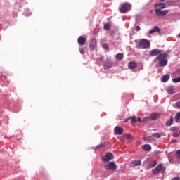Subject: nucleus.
Listing matches in <instances>:
<instances>
[{
    "label": "nucleus",
    "instance_id": "obj_1",
    "mask_svg": "<svg viewBox=\"0 0 180 180\" xmlns=\"http://www.w3.org/2000/svg\"><path fill=\"white\" fill-rule=\"evenodd\" d=\"M155 61H158L160 67H166L168 64V54L165 53H160L155 58Z\"/></svg>",
    "mask_w": 180,
    "mask_h": 180
},
{
    "label": "nucleus",
    "instance_id": "obj_2",
    "mask_svg": "<svg viewBox=\"0 0 180 180\" xmlns=\"http://www.w3.org/2000/svg\"><path fill=\"white\" fill-rule=\"evenodd\" d=\"M167 169L166 167H164L163 164H159L153 170V175H157L158 174H164L165 170Z\"/></svg>",
    "mask_w": 180,
    "mask_h": 180
},
{
    "label": "nucleus",
    "instance_id": "obj_3",
    "mask_svg": "<svg viewBox=\"0 0 180 180\" xmlns=\"http://www.w3.org/2000/svg\"><path fill=\"white\" fill-rule=\"evenodd\" d=\"M131 9V4L129 3H124L122 4L121 7L120 8L119 11L121 13H127Z\"/></svg>",
    "mask_w": 180,
    "mask_h": 180
},
{
    "label": "nucleus",
    "instance_id": "obj_4",
    "mask_svg": "<svg viewBox=\"0 0 180 180\" xmlns=\"http://www.w3.org/2000/svg\"><path fill=\"white\" fill-rule=\"evenodd\" d=\"M150 46V41L148 39H142L139 41L140 49H148Z\"/></svg>",
    "mask_w": 180,
    "mask_h": 180
},
{
    "label": "nucleus",
    "instance_id": "obj_5",
    "mask_svg": "<svg viewBox=\"0 0 180 180\" xmlns=\"http://www.w3.org/2000/svg\"><path fill=\"white\" fill-rule=\"evenodd\" d=\"M115 158V156L111 153H107L104 156L101 158V160L104 162H109L110 160H113Z\"/></svg>",
    "mask_w": 180,
    "mask_h": 180
},
{
    "label": "nucleus",
    "instance_id": "obj_6",
    "mask_svg": "<svg viewBox=\"0 0 180 180\" xmlns=\"http://www.w3.org/2000/svg\"><path fill=\"white\" fill-rule=\"evenodd\" d=\"M105 169H108L110 171H116V164L113 162H109L104 166Z\"/></svg>",
    "mask_w": 180,
    "mask_h": 180
},
{
    "label": "nucleus",
    "instance_id": "obj_7",
    "mask_svg": "<svg viewBox=\"0 0 180 180\" xmlns=\"http://www.w3.org/2000/svg\"><path fill=\"white\" fill-rule=\"evenodd\" d=\"M162 53V51L158 49H152L150 52H149V56L150 57H155V56H160V54Z\"/></svg>",
    "mask_w": 180,
    "mask_h": 180
},
{
    "label": "nucleus",
    "instance_id": "obj_8",
    "mask_svg": "<svg viewBox=\"0 0 180 180\" xmlns=\"http://www.w3.org/2000/svg\"><path fill=\"white\" fill-rule=\"evenodd\" d=\"M96 47H98V41L96 39L94 38L89 42V48L90 50H95Z\"/></svg>",
    "mask_w": 180,
    "mask_h": 180
},
{
    "label": "nucleus",
    "instance_id": "obj_9",
    "mask_svg": "<svg viewBox=\"0 0 180 180\" xmlns=\"http://www.w3.org/2000/svg\"><path fill=\"white\" fill-rule=\"evenodd\" d=\"M77 43L80 47L85 46L86 44V38H85L84 36L79 37L77 39Z\"/></svg>",
    "mask_w": 180,
    "mask_h": 180
},
{
    "label": "nucleus",
    "instance_id": "obj_10",
    "mask_svg": "<svg viewBox=\"0 0 180 180\" xmlns=\"http://www.w3.org/2000/svg\"><path fill=\"white\" fill-rule=\"evenodd\" d=\"M155 12H156V16H165L167 13H168V10H161L160 8H157L155 10Z\"/></svg>",
    "mask_w": 180,
    "mask_h": 180
},
{
    "label": "nucleus",
    "instance_id": "obj_11",
    "mask_svg": "<svg viewBox=\"0 0 180 180\" xmlns=\"http://www.w3.org/2000/svg\"><path fill=\"white\" fill-rule=\"evenodd\" d=\"M171 131H173V136L174 137H179L180 131L178 128L173 127L171 128Z\"/></svg>",
    "mask_w": 180,
    "mask_h": 180
},
{
    "label": "nucleus",
    "instance_id": "obj_12",
    "mask_svg": "<svg viewBox=\"0 0 180 180\" xmlns=\"http://www.w3.org/2000/svg\"><path fill=\"white\" fill-rule=\"evenodd\" d=\"M114 131H115V134H117L118 136H121V134H123V128H122L119 126H117L115 127Z\"/></svg>",
    "mask_w": 180,
    "mask_h": 180
},
{
    "label": "nucleus",
    "instance_id": "obj_13",
    "mask_svg": "<svg viewBox=\"0 0 180 180\" xmlns=\"http://www.w3.org/2000/svg\"><path fill=\"white\" fill-rule=\"evenodd\" d=\"M150 119L151 120H157L160 119V113L155 112V113L151 114L150 116Z\"/></svg>",
    "mask_w": 180,
    "mask_h": 180
},
{
    "label": "nucleus",
    "instance_id": "obj_14",
    "mask_svg": "<svg viewBox=\"0 0 180 180\" xmlns=\"http://www.w3.org/2000/svg\"><path fill=\"white\" fill-rule=\"evenodd\" d=\"M155 32H158V33H161V30L158 26H155L152 30L149 31V34H153V33H155Z\"/></svg>",
    "mask_w": 180,
    "mask_h": 180
},
{
    "label": "nucleus",
    "instance_id": "obj_15",
    "mask_svg": "<svg viewBox=\"0 0 180 180\" xmlns=\"http://www.w3.org/2000/svg\"><path fill=\"white\" fill-rule=\"evenodd\" d=\"M155 165H157V161L153 160L152 161H150V163L146 167V169H151V168H154Z\"/></svg>",
    "mask_w": 180,
    "mask_h": 180
},
{
    "label": "nucleus",
    "instance_id": "obj_16",
    "mask_svg": "<svg viewBox=\"0 0 180 180\" xmlns=\"http://www.w3.org/2000/svg\"><path fill=\"white\" fill-rule=\"evenodd\" d=\"M128 67L130 68V70H134V68L137 67V63L131 61L129 63Z\"/></svg>",
    "mask_w": 180,
    "mask_h": 180
},
{
    "label": "nucleus",
    "instance_id": "obj_17",
    "mask_svg": "<svg viewBox=\"0 0 180 180\" xmlns=\"http://www.w3.org/2000/svg\"><path fill=\"white\" fill-rule=\"evenodd\" d=\"M112 66H113V63L107 62L106 63L104 64L103 68H104V70H109Z\"/></svg>",
    "mask_w": 180,
    "mask_h": 180
},
{
    "label": "nucleus",
    "instance_id": "obj_18",
    "mask_svg": "<svg viewBox=\"0 0 180 180\" xmlns=\"http://www.w3.org/2000/svg\"><path fill=\"white\" fill-rule=\"evenodd\" d=\"M166 91L167 92V94H169L170 95H174V94H175V92L174 91V86H168L166 89Z\"/></svg>",
    "mask_w": 180,
    "mask_h": 180
},
{
    "label": "nucleus",
    "instance_id": "obj_19",
    "mask_svg": "<svg viewBox=\"0 0 180 180\" xmlns=\"http://www.w3.org/2000/svg\"><path fill=\"white\" fill-rule=\"evenodd\" d=\"M140 165H141V161L140 160H134L131 163V166L132 167H140Z\"/></svg>",
    "mask_w": 180,
    "mask_h": 180
},
{
    "label": "nucleus",
    "instance_id": "obj_20",
    "mask_svg": "<svg viewBox=\"0 0 180 180\" xmlns=\"http://www.w3.org/2000/svg\"><path fill=\"white\" fill-rule=\"evenodd\" d=\"M143 150H144V151H151V146H150L149 144H145L142 146Z\"/></svg>",
    "mask_w": 180,
    "mask_h": 180
},
{
    "label": "nucleus",
    "instance_id": "obj_21",
    "mask_svg": "<svg viewBox=\"0 0 180 180\" xmlns=\"http://www.w3.org/2000/svg\"><path fill=\"white\" fill-rule=\"evenodd\" d=\"M131 120V123H132V124H134V123H136V117H129V118H127L124 121H122V122H129V120Z\"/></svg>",
    "mask_w": 180,
    "mask_h": 180
},
{
    "label": "nucleus",
    "instance_id": "obj_22",
    "mask_svg": "<svg viewBox=\"0 0 180 180\" xmlns=\"http://www.w3.org/2000/svg\"><path fill=\"white\" fill-rule=\"evenodd\" d=\"M155 7L160 8V9H165V4L164 3L156 4Z\"/></svg>",
    "mask_w": 180,
    "mask_h": 180
},
{
    "label": "nucleus",
    "instance_id": "obj_23",
    "mask_svg": "<svg viewBox=\"0 0 180 180\" xmlns=\"http://www.w3.org/2000/svg\"><path fill=\"white\" fill-rule=\"evenodd\" d=\"M168 79H169V75H165L161 78L162 82H167V81H168Z\"/></svg>",
    "mask_w": 180,
    "mask_h": 180
},
{
    "label": "nucleus",
    "instance_id": "obj_24",
    "mask_svg": "<svg viewBox=\"0 0 180 180\" xmlns=\"http://www.w3.org/2000/svg\"><path fill=\"white\" fill-rule=\"evenodd\" d=\"M179 121H180V112H177L175 116V122H176V123H179Z\"/></svg>",
    "mask_w": 180,
    "mask_h": 180
},
{
    "label": "nucleus",
    "instance_id": "obj_25",
    "mask_svg": "<svg viewBox=\"0 0 180 180\" xmlns=\"http://www.w3.org/2000/svg\"><path fill=\"white\" fill-rule=\"evenodd\" d=\"M172 122H174V118L172 117L166 122V126H171L172 124Z\"/></svg>",
    "mask_w": 180,
    "mask_h": 180
},
{
    "label": "nucleus",
    "instance_id": "obj_26",
    "mask_svg": "<svg viewBox=\"0 0 180 180\" xmlns=\"http://www.w3.org/2000/svg\"><path fill=\"white\" fill-rule=\"evenodd\" d=\"M117 60H123V54L122 53H117L116 55Z\"/></svg>",
    "mask_w": 180,
    "mask_h": 180
},
{
    "label": "nucleus",
    "instance_id": "obj_27",
    "mask_svg": "<svg viewBox=\"0 0 180 180\" xmlns=\"http://www.w3.org/2000/svg\"><path fill=\"white\" fill-rule=\"evenodd\" d=\"M153 137H155L156 139H160L161 137V134L160 133H153L152 134Z\"/></svg>",
    "mask_w": 180,
    "mask_h": 180
},
{
    "label": "nucleus",
    "instance_id": "obj_28",
    "mask_svg": "<svg viewBox=\"0 0 180 180\" xmlns=\"http://www.w3.org/2000/svg\"><path fill=\"white\" fill-rule=\"evenodd\" d=\"M104 30H110V24H105L104 25Z\"/></svg>",
    "mask_w": 180,
    "mask_h": 180
},
{
    "label": "nucleus",
    "instance_id": "obj_29",
    "mask_svg": "<svg viewBox=\"0 0 180 180\" xmlns=\"http://www.w3.org/2000/svg\"><path fill=\"white\" fill-rule=\"evenodd\" d=\"M79 50L80 54H85V49H84V47L80 46L79 48Z\"/></svg>",
    "mask_w": 180,
    "mask_h": 180
},
{
    "label": "nucleus",
    "instance_id": "obj_30",
    "mask_svg": "<svg viewBox=\"0 0 180 180\" xmlns=\"http://www.w3.org/2000/svg\"><path fill=\"white\" fill-rule=\"evenodd\" d=\"M172 82L175 84L180 82V77L172 79Z\"/></svg>",
    "mask_w": 180,
    "mask_h": 180
},
{
    "label": "nucleus",
    "instance_id": "obj_31",
    "mask_svg": "<svg viewBox=\"0 0 180 180\" xmlns=\"http://www.w3.org/2000/svg\"><path fill=\"white\" fill-rule=\"evenodd\" d=\"M96 148L98 150H103V148H105V145L103 144H101L96 146Z\"/></svg>",
    "mask_w": 180,
    "mask_h": 180
},
{
    "label": "nucleus",
    "instance_id": "obj_32",
    "mask_svg": "<svg viewBox=\"0 0 180 180\" xmlns=\"http://www.w3.org/2000/svg\"><path fill=\"white\" fill-rule=\"evenodd\" d=\"M125 137H126L127 139H128V140H131V139H133V136H132L131 134H127L125 135Z\"/></svg>",
    "mask_w": 180,
    "mask_h": 180
},
{
    "label": "nucleus",
    "instance_id": "obj_33",
    "mask_svg": "<svg viewBox=\"0 0 180 180\" xmlns=\"http://www.w3.org/2000/svg\"><path fill=\"white\" fill-rule=\"evenodd\" d=\"M103 49H104L105 50H109V45H108V44H104L103 45Z\"/></svg>",
    "mask_w": 180,
    "mask_h": 180
},
{
    "label": "nucleus",
    "instance_id": "obj_34",
    "mask_svg": "<svg viewBox=\"0 0 180 180\" xmlns=\"http://www.w3.org/2000/svg\"><path fill=\"white\" fill-rule=\"evenodd\" d=\"M110 36H112V37H113V36H115L116 32H115V30H111L110 32Z\"/></svg>",
    "mask_w": 180,
    "mask_h": 180
},
{
    "label": "nucleus",
    "instance_id": "obj_35",
    "mask_svg": "<svg viewBox=\"0 0 180 180\" xmlns=\"http://www.w3.org/2000/svg\"><path fill=\"white\" fill-rule=\"evenodd\" d=\"M135 30H136V32H140V30H141L140 26H139V25L136 26V27H135Z\"/></svg>",
    "mask_w": 180,
    "mask_h": 180
},
{
    "label": "nucleus",
    "instance_id": "obj_36",
    "mask_svg": "<svg viewBox=\"0 0 180 180\" xmlns=\"http://www.w3.org/2000/svg\"><path fill=\"white\" fill-rule=\"evenodd\" d=\"M150 117H145L143 119V122H148V120H150Z\"/></svg>",
    "mask_w": 180,
    "mask_h": 180
},
{
    "label": "nucleus",
    "instance_id": "obj_37",
    "mask_svg": "<svg viewBox=\"0 0 180 180\" xmlns=\"http://www.w3.org/2000/svg\"><path fill=\"white\" fill-rule=\"evenodd\" d=\"M177 157H179L180 158V150H177L176 153Z\"/></svg>",
    "mask_w": 180,
    "mask_h": 180
},
{
    "label": "nucleus",
    "instance_id": "obj_38",
    "mask_svg": "<svg viewBox=\"0 0 180 180\" xmlns=\"http://www.w3.org/2000/svg\"><path fill=\"white\" fill-rule=\"evenodd\" d=\"M172 180H180V178L179 177H174V178H172Z\"/></svg>",
    "mask_w": 180,
    "mask_h": 180
},
{
    "label": "nucleus",
    "instance_id": "obj_39",
    "mask_svg": "<svg viewBox=\"0 0 180 180\" xmlns=\"http://www.w3.org/2000/svg\"><path fill=\"white\" fill-rule=\"evenodd\" d=\"M171 143H176V139H172V140L171 141Z\"/></svg>",
    "mask_w": 180,
    "mask_h": 180
},
{
    "label": "nucleus",
    "instance_id": "obj_40",
    "mask_svg": "<svg viewBox=\"0 0 180 180\" xmlns=\"http://www.w3.org/2000/svg\"><path fill=\"white\" fill-rule=\"evenodd\" d=\"M137 121H138V122H141V117H139V118L137 119Z\"/></svg>",
    "mask_w": 180,
    "mask_h": 180
},
{
    "label": "nucleus",
    "instance_id": "obj_41",
    "mask_svg": "<svg viewBox=\"0 0 180 180\" xmlns=\"http://www.w3.org/2000/svg\"><path fill=\"white\" fill-rule=\"evenodd\" d=\"M99 60H101V61H103V57H101V58H99Z\"/></svg>",
    "mask_w": 180,
    "mask_h": 180
},
{
    "label": "nucleus",
    "instance_id": "obj_42",
    "mask_svg": "<svg viewBox=\"0 0 180 180\" xmlns=\"http://www.w3.org/2000/svg\"><path fill=\"white\" fill-rule=\"evenodd\" d=\"M160 1H161V2H164L165 0H160Z\"/></svg>",
    "mask_w": 180,
    "mask_h": 180
}]
</instances>
